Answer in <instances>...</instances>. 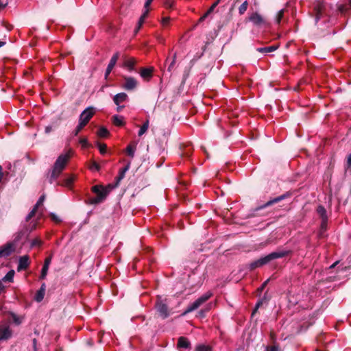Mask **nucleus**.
Instances as JSON below:
<instances>
[{
  "label": "nucleus",
  "instance_id": "nucleus-8",
  "mask_svg": "<svg viewBox=\"0 0 351 351\" xmlns=\"http://www.w3.org/2000/svg\"><path fill=\"white\" fill-rule=\"evenodd\" d=\"M95 114V108L93 107H88L80 115L79 122L84 125H86Z\"/></svg>",
  "mask_w": 351,
  "mask_h": 351
},
{
  "label": "nucleus",
  "instance_id": "nucleus-28",
  "mask_svg": "<svg viewBox=\"0 0 351 351\" xmlns=\"http://www.w3.org/2000/svg\"><path fill=\"white\" fill-rule=\"evenodd\" d=\"M45 292L38 289L35 295L34 299L36 302H40L45 296Z\"/></svg>",
  "mask_w": 351,
  "mask_h": 351
},
{
  "label": "nucleus",
  "instance_id": "nucleus-45",
  "mask_svg": "<svg viewBox=\"0 0 351 351\" xmlns=\"http://www.w3.org/2000/svg\"><path fill=\"white\" fill-rule=\"evenodd\" d=\"M73 178L70 176V177H68L66 178H65L64 180V185L66 186H69L72 184L73 182Z\"/></svg>",
  "mask_w": 351,
  "mask_h": 351
},
{
  "label": "nucleus",
  "instance_id": "nucleus-24",
  "mask_svg": "<svg viewBox=\"0 0 351 351\" xmlns=\"http://www.w3.org/2000/svg\"><path fill=\"white\" fill-rule=\"evenodd\" d=\"M130 166V163L129 162L125 167H123V169H121L119 171V176L117 178V185L125 177V174L126 171H128Z\"/></svg>",
  "mask_w": 351,
  "mask_h": 351
},
{
  "label": "nucleus",
  "instance_id": "nucleus-9",
  "mask_svg": "<svg viewBox=\"0 0 351 351\" xmlns=\"http://www.w3.org/2000/svg\"><path fill=\"white\" fill-rule=\"evenodd\" d=\"M124 83L122 85V88L126 90H134L137 85L138 81L133 77L130 76H124Z\"/></svg>",
  "mask_w": 351,
  "mask_h": 351
},
{
  "label": "nucleus",
  "instance_id": "nucleus-5",
  "mask_svg": "<svg viewBox=\"0 0 351 351\" xmlns=\"http://www.w3.org/2000/svg\"><path fill=\"white\" fill-rule=\"evenodd\" d=\"M112 185L109 184L107 187H103L100 185H95L92 187V191L95 193L97 196L90 199V204H98L104 202L108 193H110Z\"/></svg>",
  "mask_w": 351,
  "mask_h": 351
},
{
  "label": "nucleus",
  "instance_id": "nucleus-29",
  "mask_svg": "<svg viewBox=\"0 0 351 351\" xmlns=\"http://www.w3.org/2000/svg\"><path fill=\"white\" fill-rule=\"evenodd\" d=\"M211 348L205 344H198L195 347V351H210Z\"/></svg>",
  "mask_w": 351,
  "mask_h": 351
},
{
  "label": "nucleus",
  "instance_id": "nucleus-17",
  "mask_svg": "<svg viewBox=\"0 0 351 351\" xmlns=\"http://www.w3.org/2000/svg\"><path fill=\"white\" fill-rule=\"evenodd\" d=\"M152 68H142L140 71V75L145 80H149L152 77Z\"/></svg>",
  "mask_w": 351,
  "mask_h": 351
},
{
  "label": "nucleus",
  "instance_id": "nucleus-25",
  "mask_svg": "<svg viewBox=\"0 0 351 351\" xmlns=\"http://www.w3.org/2000/svg\"><path fill=\"white\" fill-rule=\"evenodd\" d=\"M149 128V121L147 120L146 121H145L142 126L141 127L140 130H138V136H141L142 135H143L147 130Z\"/></svg>",
  "mask_w": 351,
  "mask_h": 351
},
{
  "label": "nucleus",
  "instance_id": "nucleus-54",
  "mask_svg": "<svg viewBox=\"0 0 351 351\" xmlns=\"http://www.w3.org/2000/svg\"><path fill=\"white\" fill-rule=\"evenodd\" d=\"M266 351H278V348L276 346L268 347Z\"/></svg>",
  "mask_w": 351,
  "mask_h": 351
},
{
  "label": "nucleus",
  "instance_id": "nucleus-50",
  "mask_svg": "<svg viewBox=\"0 0 351 351\" xmlns=\"http://www.w3.org/2000/svg\"><path fill=\"white\" fill-rule=\"evenodd\" d=\"M269 282V279H267V280H265L262 285L258 289V291L261 292L263 291V290L265 289V287H266V285H267Z\"/></svg>",
  "mask_w": 351,
  "mask_h": 351
},
{
  "label": "nucleus",
  "instance_id": "nucleus-52",
  "mask_svg": "<svg viewBox=\"0 0 351 351\" xmlns=\"http://www.w3.org/2000/svg\"><path fill=\"white\" fill-rule=\"evenodd\" d=\"M209 14H207V13L206 12L203 16H202L199 21H198V23H202V21H204L208 16Z\"/></svg>",
  "mask_w": 351,
  "mask_h": 351
},
{
  "label": "nucleus",
  "instance_id": "nucleus-1",
  "mask_svg": "<svg viewBox=\"0 0 351 351\" xmlns=\"http://www.w3.org/2000/svg\"><path fill=\"white\" fill-rule=\"evenodd\" d=\"M69 158V152L62 154L58 157L51 169L49 171L47 174V179L50 184H53L60 177L63 170L65 169Z\"/></svg>",
  "mask_w": 351,
  "mask_h": 351
},
{
  "label": "nucleus",
  "instance_id": "nucleus-60",
  "mask_svg": "<svg viewBox=\"0 0 351 351\" xmlns=\"http://www.w3.org/2000/svg\"><path fill=\"white\" fill-rule=\"evenodd\" d=\"M141 27H139L138 24H137L135 29H134V32H135V34H137V32L139 31V29H141Z\"/></svg>",
  "mask_w": 351,
  "mask_h": 351
},
{
  "label": "nucleus",
  "instance_id": "nucleus-51",
  "mask_svg": "<svg viewBox=\"0 0 351 351\" xmlns=\"http://www.w3.org/2000/svg\"><path fill=\"white\" fill-rule=\"evenodd\" d=\"M1 29L3 27H4L7 31H10V27L9 25H8L7 24L5 23V22L3 21H1Z\"/></svg>",
  "mask_w": 351,
  "mask_h": 351
},
{
  "label": "nucleus",
  "instance_id": "nucleus-19",
  "mask_svg": "<svg viewBox=\"0 0 351 351\" xmlns=\"http://www.w3.org/2000/svg\"><path fill=\"white\" fill-rule=\"evenodd\" d=\"M12 332L9 326H3L1 325V341L8 339L12 337Z\"/></svg>",
  "mask_w": 351,
  "mask_h": 351
},
{
  "label": "nucleus",
  "instance_id": "nucleus-56",
  "mask_svg": "<svg viewBox=\"0 0 351 351\" xmlns=\"http://www.w3.org/2000/svg\"><path fill=\"white\" fill-rule=\"evenodd\" d=\"M117 106V111L121 112L125 107V106H121V104L116 105Z\"/></svg>",
  "mask_w": 351,
  "mask_h": 351
},
{
  "label": "nucleus",
  "instance_id": "nucleus-21",
  "mask_svg": "<svg viewBox=\"0 0 351 351\" xmlns=\"http://www.w3.org/2000/svg\"><path fill=\"white\" fill-rule=\"evenodd\" d=\"M15 275V271L10 269L5 276L1 278V282H12Z\"/></svg>",
  "mask_w": 351,
  "mask_h": 351
},
{
  "label": "nucleus",
  "instance_id": "nucleus-30",
  "mask_svg": "<svg viewBox=\"0 0 351 351\" xmlns=\"http://www.w3.org/2000/svg\"><path fill=\"white\" fill-rule=\"evenodd\" d=\"M248 2L245 1L239 8V13L243 14L247 9Z\"/></svg>",
  "mask_w": 351,
  "mask_h": 351
},
{
  "label": "nucleus",
  "instance_id": "nucleus-39",
  "mask_svg": "<svg viewBox=\"0 0 351 351\" xmlns=\"http://www.w3.org/2000/svg\"><path fill=\"white\" fill-rule=\"evenodd\" d=\"M42 245V241L38 238L34 239L31 242V247L40 246Z\"/></svg>",
  "mask_w": 351,
  "mask_h": 351
},
{
  "label": "nucleus",
  "instance_id": "nucleus-22",
  "mask_svg": "<svg viewBox=\"0 0 351 351\" xmlns=\"http://www.w3.org/2000/svg\"><path fill=\"white\" fill-rule=\"evenodd\" d=\"M268 301V299L267 298V293L264 295V296L258 300L256 302L254 309L252 311V316H254L255 313L257 312L258 309L265 302Z\"/></svg>",
  "mask_w": 351,
  "mask_h": 351
},
{
  "label": "nucleus",
  "instance_id": "nucleus-41",
  "mask_svg": "<svg viewBox=\"0 0 351 351\" xmlns=\"http://www.w3.org/2000/svg\"><path fill=\"white\" fill-rule=\"evenodd\" d=\"M97 147H98V149L99 150V152L101 154H106V144H100V143H98L97 145Z\"/></svg>",
  "mask_w": 351,
  "mask_h": 351
},
{
  "label": "nucleus",
  "instance_id": "nucleus-23",
  "mask_svg": "<svg viewBox=\"0 0 351 351\" xmlns=\"http://www.w3.org/2000/svg\"><path fill=\"white\" fill-rule=\"evenodd\" d=\"M278 49V46L271 45L265 47H259L256 49V51L263 53H268L276 51Z\"/></svg>",
  "mask_w": 351,
  "mask_h": 351
},
{
  "label": "nucleus",
  "instance_id": "nucleus-26",
  "mask_svg": "<svg viewBox=\"0 0 351 351\" xmlns=\"http://www.w3.org/2000/svg\"><path fill=\"white\" fill-rule=\"evenodd\" d=\"M113 123L117 126H121L123 124V117L119 115H114L113 117Z\"/></svg>",
  "mask_w": 351,
  "mask_h": 351
},
{
  "label": "nucleus",
  "instance_id": "nucleus-40",
  "mask_svg": "<svg viewBox=\"0 0 351 351\" xmlns=\"http://www.w3.org/2000/svg\"><path fill=\"white\" fill-rule=\"evenodd\" d=\"M220 2V0L216 1L215 3H213V5L210 6V8L207 10L206 13L207 14H210L215 8L217 6L219 3Z\"/></svg>",
  "mask_w": 351,
  "mask_h": 351
},
{
  "label": "nucleus",
  "instance_id": "nucleus-14",
  "mask_svg": "<svg viewBox=\"0 0 351 351\" xmlns=\"http://www.w3.org/2000/svg\"><path fill=\"white\" fill-rule=\"evenodd\" d=\"M135 64L136 60L133 58H129L124 60L123 66L129 72H132L134 70Z\"/></svg>",
  "mask_w": 351,
  "mask_h": 351
},
{
  "label": "nucleus",
  "instance_id": "nucleus-63",
  "mask_svg": "<svg viewBox=\"0 0 351 351\" xmlns=\"http://www.w3.org/2000/svg\"><path fill=\"white\" fill-rule=\"evenodd\" d=\"M176 56H177L176 53H175L173 56L172 60H174V62L176 61Z\"/></svg>",
  "mask_w": 351,
  "mask_h": 351
},
{
  "label": "nucleus",
  "instance_id": "nucleus-2",
  "mask_svg": "<svg viewBox=\"0 0 351 351\" xmlns=\"http://www.w3.org/2000/svg\"><path fill=\"white\" fill-rule=\"evenodd\" d=\"M313 9L315 12V23L322 21L323 23L329 22L328 19L333 12L331 5L324 0H315L313 3Z\"/></svg>",
  "mask_w": 351,
  "mask_h": 351
},
{
  "label": "nucleus",
  "instance_id": "nucleus-12",
  "mask_svg": "<svg viewBox=\"0 0 351 351\" xmlns=\"http://www.w3.org/2000/svg\"><path fill=\"white\" fill-rule=\"evenodd\" d=\"M250 21L256 26H260L261 25L265 24V20L262 17V16L257 13L254 12L252 14V15L250 16Z\"/></svg>",
  "mask_w": 351,
  "mask_h": 351
},
{
  "label": "nucleus",
  "instance_id": "nucleus-53",
  "mask_svg": "<svg viewBox=\"0 0 351 351\" xmlns=\"http://www.w3.org/2000/svg\"><path fill=\"white\" fill-rule=\"evenodd\" d=\"M51 257H48L45 260V263H44V265H47L48 267H49V265L51 263Z\"/></svg>",
  "mask_w": 351,
  "mask_h": 351
},
{
  "label": "nucleus",
  "instance_id": "nucleus-34",
  "mask_svg": "<svg viewBox=\"0 0 351 351\" xmlns=\"http://www.w3.org/2000/svg\"><path fill=\"white\" fill-rule=\"evenodd\" d=\"M37 208L35 206L33 207L32 210L28 213V215L25 217V221L27 222L29 220H30L36 214Z\"/></svg>",
  "mask_w": 351,
  "mask_h": 351
},
{
  "label": "nucleus",
  "instance_id": "nucleus-7",
  "mask_svg": "<svg viewBox=\"0 0 351 351\" xmlns=\"http://www.w3.org/2000/svg\"><path fill=\"white\" fill-rule=\"evenodd\" d=\"M155 307L161 318L166 319L169 316L167 304L161 299V297H158L156 302Z\"/></svg>",
  "mask_w": 351,
  "mask_h": 351
},
{
  "label": "nucleus",
  "instance_id": "nucleus-15",
  "mask_svg": "<svg viewBox=\"0 0 351 351\" xmlns=\"http://www.w3.org/2000/svg\"><path fill=\"white\" fill-rule=\"evenodd\" d=\"M290 196V193H286L283 195H281L278 197H276L275 198H273L272 199L268 201L267 202H266L264 206H263V208L265 207H267V206H269L274 204H276V203H278L285 199H286L287 197Z\"/></svg>",
  "mask_w": 351,
  "mask_h": 351
},
{
  "label": "nucleus",
  "instance_id": "nucleus-31",
  "mask_svg": "<svg viewBox=\"0 0 351 351\" xmlns=\"http://www.w3.org/2000/svg\"><path fill=\"white\" fill-rule=\"evenodd\" d=\"M97 134L100 137H106L108 134V131L106 128L101 127L99 129Z\"/></svg>",
  "mask_w": 351,
  "mask_h": 351
},
{
  "label": "nucleus",
  "instance_id": "nucleus-44",
  "mask_svg": "<svg viewBox=\"0 0 351 351\" xmlns=\"http://www.w3.org/2000/svg\"><path fill=\"white\" fill-rule=\"evenodd\" d=\"M45 196L44 195H41L38 199L36 204L34 205L36 208H38L40 205H42L45 201Z\"/></svg>",
  "mask_w": 351,
  "mask_h": 351
},
{
  "label": "nucleus",
  "instance_id": "nucleus-57",
  "mask_svg": "<svg viewBox=\"0 0 351 351\" xmlns=\"http://www.w3.org/2000/svg\"><path fill=\"white\" fill-rule=\"evenodd\" d=\"M169 18L165 17V18L162 19V23L163 25H166L169 22Z\"/></svg>",
  "mask_w": 351,
  "mask_h": 351
},
{
  "label": "nucleus",
  "instance_id": "nucleus-10",
  "mask_svg": "<svg viewBox=\"0 0 351 351\" xmlns=\"http://www.w3.org/2000/svg\"><path fill=\"white\" fill-rule=\"evenodd\" d=\"M29 265V258L27 255L20 256L17 266V271H21L25 270Z\"/></svg>",
  "mask_w": 351,
  "mask_h": 351
},
{
  "label": "nucleus",
  "instance_id": "nucleus-59",
  "mask_svg": "<svg viewBox=\"0 0 351 351\" xmlns=\"http://www.w3.org/2000/svg\"><path fill=\"white\" fill-rule=\"evenodd\" d=\"M347 162L348 166H351V154L348 156Z\"/></svg>",
  "mask_w": 351,
  "mask_h": 351
},
{
  "label": "nucleus",
  "instance_id": "nucleus-33",
  "mask_svg": "<svg viewBox=\"0 0 351 351\" xmlns=\"http://www.w3.org/2000/svg\"><path fill=\"white\" fill-rule=\"evenodd\" d=\"M136 148L132 145H128L126 148L128 155L132 158H134Z\"/></svg>",
  "mask_w": 351,
  "mask_h": 351
},
{
  "label": "nucleus",
  "instance_id": "nucleus-58",
  "mask_svg": "<svg viewBox=\"0 0 351 351\" xmlns=\"http://www.w3.org/2000/svg\"><path fill=\"white\" fill-rule=\"evenodd\" d=\"M39 289L43 291H44V292H45V290H46V285H45V284L43 283Z\"/></svg>",
  "mask_w": 351,
  "mask_h": 351
},
{
  "label": "nucleus",
  "instance_id": "nucleus-36",
  "mask_svg": "<svg viewBox=\"0 0 351 351\" xmlns=\"http://www.w3.org/2000/svg\"><path fill=\"white\" fill-rule=\"evenodd\" d=\"M49 267L47 265H43L42 270H41V274L40 276V279H45L47 276V272H48Z\"/></svg>",
  "mask_w": 351,
  "mask_h": 351
},
{
  "label": "nucleus",
  "instance_id": "nucleus-16",
  "mask_svg": "<svg viewBox=\"0 0 351 351\" xmlns=\"http://www.w3.org/2000/svg\"><path fill=\"white\" fill-rule=\"evenodd\" d=\"M178 348L183 349H189L191 347V343L187 338L184 337H180L178 340Z\"/></svg>",
  "mask_w": 351,
  "mask_h": 351
},
{
  "label": "nucleus",
  "instance_id": "nucleus-62",
  "mask_svg": "<svg viewBox=\"0 0 351 351\" xmlns=\"http://www.w3.org/2000/svg\"><path fill=\"white\" fill-rule=\"evenodd\" d=\"M338 263V261H336L335 263H333L332 265H331L330 266V268H334Z\"/></svg>",
  "mask_w": 351,
  "mask_h": 351
},
{
  "label": "nucleus",
  "instance_id": "nucleus-6",
  "mask_svg": "<svg viewBox=\"0 0 351 351\" xmlns=\"http://www.w3.org/2000/svg\"><path fill=\"white\" fill-rule=\"evenodd\" d=\"M213 295V293L211 291H207L200 297H199L197 300H195L193 303L190 304L186 310L183 312L182 315H185L197 309L201 305L205 303L207 300H208Z\"/></svg>",
  "mask_w": 351,
  "mask_h": 351
},
{
  "label": "nucleus",
  "instance_id": "nucleus-43",
  "mask_svg": "<svg viewBox=\"0 0 351 351\" xmlns=\"http://www.w3.org/2000/svg\"><path fill=\"white\" fill-rule=\"evenodd\" d=\"M175 64L176 62H174V60H172L167 67V71L170 73V75H171V73L174 70Z\"/></svg>",
  "mask_w": 351,
  "mask_h": 351
},
{
  "label": "nucleus",
  "instance_id": "nucleus-47",
  "mask_svg": "<svg viewBox=\"0 0 351 351\" xmlns=\"http://www.w3.org/2000/svg\"><path fill=\"white\" fill-rule=\"evenodd\" d=\"M165 5L167 8H172L173 7L174 2L172 0H166Z\"/></svg>",
  "mask_w": 351,
  "mask_h": 351
},
{
  "label": "nucleus",
  "instance_id": "nucleus-3",
  "mask_svg": "<svg viewBox=\"0 0 351 351\" xmlns=\"http://www.w3.org/2000/svg\"><path fill=\"white\" fill-rule=\"evenodd\" d=\"M291 252V250H279L273 252L263 257L260 258L259 259L252 261L249 264L248 267L250 270H254L258 267H261L265 265H267L273 260L285 257L287 255H289Z\"/></svg>",
  "mask_w": 351,
  "mask_h": 351
},
{
  "label": "nucleus",
  "instance_id": "nucleus-13",
  "mask_svg": "<svg viewBox=\"0 0 351 351\" xmlns=\"http://www.w3.org/2000/svg\"><path fill=\"white\" fill-rule=\"evenodd\" d=\"M129 97L125 93H119L113 97V101L116 105L121 104L123 102L128 101Z\"/></svg>",
  "mask_w": 351,
  "mask_h": 351
},
{
  "label": "nucleus",
  "instance_id": "nucleus-61",
  "mask_svg": "<svg viewBox=\"0 0 351 351\" xmlns=\"http://www.w3.org/2000/svg\"><path fill=\"white\" fill-rule=\"evenodd\" d=\"M36 339H33V346H34V350H36Z\"/></svg>",
  "mask_w": 351,
  "mask_h": 351
},
{
  "label": "nucleus",
  "instance_id": "nucleus-4",
  "mask_svg": "<svg viewBox=\"0 0 351 351\" xmlns=\"http://www.w3.org/2000/svg\"><path fill=\"white\" fill-rule=\"evenodd\" d=\"M36 227V222H32L29 224V228H26L24 232L20 231L15 236V238L12 241L7 243L3 246H1V256H10L12 252L15 251L16 243L21 239V237L25 234H29L32 231H33Z\"/></svg>",
  "mask_w": 351,
  "mask_h": 351
},
{
  "label": "nucleus",
  "instance_id": "nucleus-20",
  "mask_svg": "<svg viewBox=\"0 0 351 351\" xmlns=\"http://www.w3.org/2000/svg\"><path fill=\"white\" fill-rule=\"evenodd\" d=\"M316 212L321 219L328 220L327 212L324 206L319 205L316 209Z\"/></svg>",
  "mask_w": 351,
  "mask_h": 351
},
{
  "label": "nucleus",
  "instance_id": "nucleus-64",
  "mask_svg": "<svg viewBox=\"0 0 351 351\" xmlns=\"http://www.w3.org/2000/svg\"><path fill=\"white\" fill-rule=\"evenodd\" d=\"M50 130H51V127H49V126H48V127H47V128H45V131H46V132H47V133L49 132H50Z\"/></svg>",
  "mask_w": 351,
  "mask_h": 351
},
{
  "label": "nucleus",
  "instance_id": "nucleus-11",
  "mask_svg": "<svg viewBox=\"0 0 351 351\" xmlns=\"http://www.w3.org/2000/svg\"><path fill=\"white\" fill-rule=\"evenodd\" d=\"M119 57V52L115 53L111 58L109 64L106 69L105 77L106 78L111 73Z\"/></svg>",
  "mask_w": 351,
  "mask_h": 351
},
{
  "label": "nucleus",
  "instance_id": "nucleus-42",
  "mask_svg": "<svg viewBox=\"0 0 351 351\" xmlns=\"http://www.w3.org/2000/svg\"><path fill=\"white\" fill-rule=\"evenodd\" d=\"M6 173V175L5 176V173L3 172V171L1 170V183L3 182V180H7L8 179V177H12L13 176V173L12 172H5Z\"/></svg>",
  "mask_w": 351,
  "mask_h": 351
},
{
  "label": "nucleus",
  "instance_id": "nucleus-32",
  "mask_svg": "<svg viewBox=\"0 0 351 351\" xmlns=\"http://www.w3.org/2000/svg\"><path fill=\"white\" fill-rule=\"evenodd\" d=\"M148 12H149L148 9H145L143 14L139 18L138 21V24L139 27H141L142 25L143 24L145 19L146 18V16L148 14Z\"/></svg>",
  "mask_w": 351,
  "mask_h": 351
},
{
  "label": "nucleus",
  "instance_id": "nucleus-38",
  "mask_svg": "<svg viewBox=\"0 0 351 351\" xmlns=\"http://www.w3.org/2000/svg\"><path fill=\"white\" fill-rule=\"evenodd\" d=\"M284 10H280L277 13L276 17V23L279 24L283 17Z\"/></svg>",
  "mask_w": 351,
  "mask_h": 351
},
{
  "label": "nucleus",
  "instance_id": "nucleus-18",
  "mask_svg": "<svg viewBox=\"0 0 351 351\" xmlns=\"http://www.w3.org/2000/svg\"><path fill=\"white\" fill-rule=\"evenodd\" d=\"M7 319L9 322H13L16 326L20 325L22 322V318L13 313H10L8 315Z\"/></svg>",
  "mask_w": 351,
  "mask_h": 351
},
{
  "label": "nucleus",
  "instance_id": "nucleus-46",
  "mask_svg": "<svg viewBox=\"0 0 351 351\" xmlns=\"http://www.w3.org/2000/svg\"><path fill=\"white\" fill-rule=\"evenodd\" d=\"M50 216L51 217V219L57 223H59L62 221L61 219L58 216H57L55 213H51L50 214Z\"/></svg>",
  "mask_w": 351,
  "mask_h": 351
},
{
  "label": "nucleus",
  "instance_id": "nucleus-49",
  "mask_svg": "<svg viewBox=\"0 0 351 351\" xmlns=\"http://www.w3.org/2000/svg\"><path fill=\"white\" fill-rule=\"evenodd\" d=\"M80 143L84 147H87L88 145V140L86 138H81L80 140Z\"/></svg>",
  "mask_w": 351,
  "mask_h": 351
},
{
  "label": "nucleus",
  "instance_id": "nucleus-27",
  "mask_svg": "<svg viewBox=\"0 0 351 351\" xmlns=\"http://www.w3.org/2000/svg\"><path fill=\"white\" fill-rule=\"evenodd\" d=\"M327 223H328V220L322 219L321 225H320V230H319V237H322L324 232L326 230Z\"/></svg>",
  "mask_w": 351,
  "mask_h": 351
},
{
  "label": "nucleus",
  "instance_id": "nucleus-55",
  "mask_svg": "<svg viewBox=\"0 0 351 351\" xmlns=\"http://www.w3.org/2000/svg\"><path fill=\"white\" fill-rule=\"evenodd\" d=\"M152 1H153V0H146V1L145 3L144 8L148 9V7L149 6V5L152 3Z\"/></svg>",
  "mask_w": 351,
  "mask_h": 351
},
{
  "label": "nucleus",
  "instance_id": "nucleus-48",
  "mask_svg": "<svg viewBox=\"0 0 351 351\" xmlns=\"http://www.w3.org/2000/svg\"><path fill=\"white\" fill-rule=\"evenodd\" d=\"M90 169L92 170H95V171H99L100 169V167L98 163H97L96 162L93 161L92 162V165H91V167H90Z\"/></svg>",
  "mask_w": 351,
  "mask_h": 351
},
{
  "label": "nucleus",
  "instance_id": "nucleus-37",
  "mask_svg": "<svg viewBox=\"0 0 351 351\" xmlns=\"http://www.w3.org/2000/svg\"><path fill=\"white\" fill-rule=\"evenodd\" d=\"M84 127H85V125H84L82 123H81L80 122L78 123V125H77V127L75 128V129L73 131V135L74 136H77L78 135V134L80 133V132L84 128Z\"/></svg>",
  "mask_w": 351,
  "mask_h": 351
},
{
  "label": "nucleus",
  "instance_id": "nucleus-35",
  "mask_svg": "<svg viewBox=\"0 0 351 351\" xmlns=\"http://www.w3.org/2000/svg\"><path fill=\"white\" fill-rule=\"evenodd\" d=\"M212 304L210 303L207 305V307L205 309H202L199 311V316L200 317H204L206 312H208L211 308Z\"/></svg>",
  "mask_w": 351,
  "mask_h": 351
}]
</instances>
